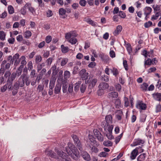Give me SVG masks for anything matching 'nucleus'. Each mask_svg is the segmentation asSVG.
<instances>
[{"label": "nucleus", "instance_id": "1", "mask_svg": "<svg viewBox=\"0 0 161 161\" xmlns=\"http://www.w3.org/2000/svg\"><path fill=\"white\" fill-rule=\"evenodd\" d=\"M45 154L52 158H54L57 159H61V161H70L69 160L67 159H68V156L66 155L65 153H64L63 152L61 151H58V154L59 156V157L57 156L52 151L48 150V149H47L45 150Z\"/></svg>", "mask_w": 161, "mask_h": 161}, {"label": "nucleus", "instance_id": "2", "mask_svg": "<svg viewBox=\"0 0 161 161\" xmlns=\"http://www.w3.org/2000/svg\"><path fill=\"white\" fill-rule=\"evenodd\" d=\"M66 151L68 155L72 158H73L74 155L76 157H80L78 151L75 148V146L70 142L68 143V146L66 147Z\"/></svg>", "mask_w": 161, "mask_h": 161}, {"label": "nucleus", "instance_id": "3", "mask_svg": "<svg viewBox=\"0 0 161 161\" xmlns=\"http://www.w3.org/2000/svg\"><path fill=\"white\" fill-rule=\"evenodd\" d=\"M81 78L82 80H85V83L86 84L89 83L91 81V76H89V74L86 72V70L83 69L81 70Z\"/></svg>", "mask_w": 161, "mask_h": 161}, {"label": "nucleus", "instance_id": "4", "mask_svg": "<svg viewBox=\"0 0 161 161\" xmlns=\"http://www.w3.org/2000/svg\"><path fill=\"white\" fill-rule=\"evenodd\" d=\"M15 78V75L14 73H12L11 76L8 78L6 84L7 88L9 90H13V87H12V83L13 80Z\"/></svg>", "mask_w": 161, "mask_h": 161}, {"label": "nucleus", "instance_id": "5", "mask_svg": "<svg viewBox=\"0 0 161 161\" xmlns=\"http://www.w3.org/2000/svg\"><path fill=\"white\" fill-rule=\"evenodd\" d=\"M98 87L99 90L97 91V93L98 95H101L103 93V91L108 88L109 85L106 82H102L100 84Z\"/></svg>", "mask_w": 161, "mask_h": 161}, {"label": "nucleus", "instance_id": "6", "mask_svg": "<svg viewBox=\"0 0 161 161\" xmlns=\"http://www.w3.org/2000/svg\"><path fill=\"white\" fill-rule=\"evenodd\" d=\"M19 55L18 53H16L13 56V61H14V66L15 68L19 65L20 62V59L19 58Z\"/></svg>", "mask_w": 161, "mask_h": 161}, {"label": "nucleus", "instance_id": "7", "mask_svg": "<svg viewBox=\"0 0 161 161\" xmlns=\"http://www.w3.org/2000/svg\"><path fill=\"white\" fill-rule=\"evenodd\" d=\"M20 78H22L25 85L27 86H29L30 83V80L29 79V77L26 74H22L20 76Z\"/></svg>", "mask_w": 161, "mask_h": 161}, {"label": "nucleus", "instance_id": "8", "mask_svg": "<svg viewBox=\"0 0 161 161\" xmlns=\"http://www.w3.org/2000/svg\"><path fill=\"white\" fill-rule=\"evenodd\" d=\"M144 142L145 141L144 140L140 138H138L135 139L133 143L131 144L130 146L132 147L138 145L143 144Z\"/></svg>", "mask_w": 161, "mask_h": 161}, {"label": "nucleus", "instance_id": "9", "mask_svg": "<svg viewBox=\"0 0 161 161\" xmlns=\"http://www.w3.org/2000/svg\"><path fill=\"white\" fill-rule=\"evenodd\" d=\"M140 148H141V147L139 146L138 147H137L132 151L130 156L131 159L133 160L135 159L138 154V150Z\"/></svg>", "mask_w": 161, "mask_h": 161}, {"label": "nucleus", "instance_id": "10", "mask_svg": "<svg viewBox=\"0 0 161 161\" xmlns=\"http://www.w3.org/2000/svg\"><path fill=\"white\" fill-rule=\"evenodd\" d=\"M118 96V92H112L108 94V97L109 99L112 101L115 100Z\"/></svg>", "mask_w": 161, "mask_h": 161}, {"label": "nucleus", "instance_id": "11", "mask_svg": "<svg viewBox=\"0 0 161 161\" xmlns=\"http://www.w3.org/2000/svg\"><path fill=\"white\" fill-rule=\"evenodd\" d=\"M72 136L74 140L75 144L77 146L79 150L80 149V143L78 137L77 136L75 135H72Z\"/></svg>", "mask_w": 161, "mask_h": 161}, {"label": "nucleus", "instance_id": "12", "mask_svg": "<svg viewBox=\"0 0 161 161\" xmlns=\"http://www.w3.org/2000/svg\"><path fill=\"white\" fill-rule=\"evenodd\" d=\"M11 64V63L7 62V60H4L2 62L1 66L4 68L5 70H8L10 68Z\"/></svg>", "mask_w": 161, "mask_h": 161}, {"label": "nucleus", "instance_id": "13", "mask_svg": "<svg viewBox=\"0 0 161 161\" xmlns=\"http://www.w3.org/2000/svg\"><path fill=\"white\" fill-rule=\"evenodd\" d=\"M24 7L27 8L32 14H34L36 13V10L34 7H32L31 3H26Z\"/></svg>", "mask_w": 161, "mask_h": 161}, {"label": "nucleus", "instance_id": "14", "mask_svg": "<svg viewBox=\"0 0 161 161\" xmlns=\"http://www.w3.org/2000/svg\"><path fill=\"white\" fill-rule=\"evenodd\" d=\"M76 36L77 34L75 32L71 31L65 34V38L68 41L73 37H76Z\"/></svg>", "mask_w": 161, "mask_h": 161}, {"label": "nucleus", "instance_id": "15", "mask_svg": "<svg viewBox=\"0 0 161 161\" xmlns=\"http://www.w3.org/2000/svg\"><path fill=\"white\" fill-rule=\"evenodd\" d=\"M152 96L155 100L159 102L161 101V93H154L152 94Z\"/></svg>", "mask_w": 161, "mask_h": 161}, {"label": "nucleus", "instance_id": "16", "mask_svg": "<svg viewBox=\"0 0 161 161\" xmlns=\"http://www.w3.org/2000/svg\"><path fill=\"white\" fill-rule=\"evenodd\" d=\"M137 108L141 110H145L147 108L146 105L141 102H138L136 105Z\"/></svg>", "mask_w": 161, "mask_h": 161}, {"label": "nucleus", "instance_id": "17", "mask_svg": "<svg viewBox=\"0 0 161 161\" xmlns=\"http://www.w3.org/2000/svg\"><path fill=\"white\" fill-rule=\"evenodd\" d=\"M20 86L16 82L14 83L13 86V90L12 92V94L13 96L15 95L18 92Z\"/></svg>", "mask_w": 161, "mask_h": 161}, {"label": "nucleus", "instance_id": "18", "mask_svg": "<svg viewBox=\"0 0 161 161\" xmlns=\"http://www.w3.org/2000/svg\"><path fill=\"white\" fill-rule=\"evenodd\" d=\"M99 56L103 61L107 62L109 60V56L103 53H101Z\"/></svg>", "mask_w": 161, "mask_h": 161}, {"label": "nucleus", "instance_id": "19", "mask_svg": "<svg viewBox=\"0 0 161 161\" xmlns=\"http://www.w3.org/2000/svg\"><path fill=\"white\" fill-rule=\"evenodd\" d=\"M122 27L120 25H118L116 30L113 32V34L115 36L118 35L122 31Z\"/></svg>", "mask_w": 161, "mask_h": 161}, {"label": "nucleus", "instance_id": "20", "mask_svg": "<svg viewBox=\"0 0 161 161\" xmlns=\"http://www.w3.org/2000/svg\"><path fill=\"white\" fill-rule=\"evenodd\" d=\"M76 65L75 66L73 69V74H76L78 73L79 71V66H80V61H77L76 62Z\"/></svg>", "mask_w": 161, "mask_h": 161}, {"label": "nucleus", "instance_id": "21", "mask_svg": "<svg viewBox=\"0 0 161 161\" xmlns=\"http://www.w3.org/2000/svg\"><path fill=\"white\" fill-rule=\"evenodd\" d=\"M82 157L85 159L87 161L91 160V158L89 154L86 152H83L82 153Z\"/></svg>", "mask_w": 161, "mask_h": 161}, {"label": "nucleus", "instance_id": "22", "mask_svg": "<svg viewBox=\"0 0 161 161\" xmlns=\"http://www.w3.org/2000/svg\"><path fill=\"white\" fill-rule=\"evenodd\" d=\"M112 116L110 114L107 115L105 117V119L107 124H111L112 123Z\"/></svg>", "mask_w": 161, "mask_h": 161}, {"label": "nucleus", "instance_id": "23", "mask_svg": "<svg viewBox=\"0 0 161 161\" xmlns=\"http://www.w3.org/2000/svg\"><path fill=\"white\" fill-rule=\"evenodd\" d=\"M61 87V84L59 83L56 84L54 89V93L55 94H59L60 92Z\"/></svg>", "mask_w": 161, "mask_h": 161}, {"label": "nucleus", "instance_id": "24", "mask_svg": "<svg viewBox=\"0 0 161 161\" xmlns=\"http://www.w3.org/2000/svg\"><path fill=\"white\" fill-rule=\"evenodd\" d=\"M122 111L120 110H118L115 115L116 118L118 120H120L122 119Z\"/></svg>", "mask_w": 161, "mask_h": 161}, {"label": "nucleus", "instance_id": "25", "mask_svg": "<svg viewBox=\"0 0 161 161\" xmlns=\"http://www.w3.org/2000/svg\"><path fill=\"white\" fill-rule=\"evenodd\" d=\"M63 84V91L64 93H66L67 91L68 83L67 81H62Z\"/></svg>", "mask_w": 161, "mask_h": 161}, {"label": "nucleus", "instance_id": "26", "mask_svg": "<svg viewBox=\"0 0 161 161\" xmlns=\"http://www.w3.org/2000/svg\"><path fill=\"white\" fill-rule=\"evenodd\" d=\"M152 9V8L149 7H145L143 11H144V14L147 15H149L151 12Z\"/></svg>", "mask_w": 161, "mask_h": 161}, {"label": "nucleus", "instance_id": "27", "mask_svg": "<svg viewBox=\"0 0 161 161\" xmlns=\"http://www.w3.org/2000/svg\"><path fill=\"white\" fill-rule=\"evenodd\" d=\"M146 158V153H143L140 154L137 158V161H144Z\"/></svg>", "mask_w": 161, "mask_h": 161}, {"label": "nucleus", "instance_id": "28", "mask_svg": "<svg viewBox=\"0 0 161 161\" xmlns=\"http://www.w3.org/2000/svg\"><path fill=\"white\" fill-rule=\"evenodd\" d=\"M104 130L106 131H108V132H112L113 127L112 125H110V124H107L106 126H104Z\"/></svg>", "mask_w": 161, "mask_h": 161}, {"label": "nucleus", "instance_id": "29", "mask_svg": "<svg viewBox=\"0 0 161 161\" xmlns=\"http://www.w3.org/2000/svg\"><path fill=\"white\" fill-rule=\"evenodd\" d=\"M114 104L115 105L116 108H119L121 107V101L120 99L119 98H118L115 99Z\"/></svg>", "mask_w": 161, "mask_h": 161}, {"label": "nucleus", "instance_id": "30", "mask_svg": "<svg viewBox=\"0 0 161 161\" xmlns=\"http://www.w3.org/2000/svg\"><path fill=\"white\" fill-rule=\"evenodd\" d=\"M89 147L91 149L92 152L97 153L98 151V149L94 145H89Z\"/></svg>", "mask_w": 161, "mask_h": 161}, {"label": "nucleus", "instance_id": "31", "mask_svg": "<svg viewBox=\"0 0 161 161\" xmlns=\"http://www.w3.org/2000/svg\"><path fill=\"white\" fill-rule=\"evenodd\" d=\"M152 64V61L151 59L150 58H148L147 60L146 59H145L144 65L145 68H146V66L147 65L150 66Z\"/></svg>", "mask_w": 161, "mask_h": 161}, {"label": "nucleus", "instance_id": "32", "mask_svg": "<svg viewBox=\"0 0 161 161\" xmlns=\"http://www.w3.org/2000/svg\"><path fill=\"white\" fill-rule=\"evenodd\" d=\"M111 72L113 73V75L115 77H116L119 73V72L118 69L114 67L112 69H110Z\"/></svg>", "mask_w": 161, "mask_h": 161}, {"label": "nucleus", "instance_id": "33", "mask_svg": "<svg viewBox=\"0 0 161 161\" xmlns=\"http://www.w3.org/2000/svg\"><path fill=\"white\" fill-rule=\"evenodd\" d=\"M32 35L31 32L30 31H26L24 33V36L25 38L28 39Z\"/></svg>", "mask_w": 161, "mask_h": 161}, {"label": "nucleus", "instance_id": "34", "mask_svg": "<svg viewBox=\"0 0 161 161\" xmlns=\"http://www.w3.org/2000/svg\"><path fill=\"white\" fill-rule=\"evenodd\" d=\"M87 142L90 145H94L96 142V141L94 139L92 136L89 137V139Z\"/></svg>", "mask_w": 161, "mask_h": 161}, {"label": "nucleus", "instance_id": "35", "mask_svg": "<svg viewBox=\"0 0 161 161\" xmlns=\"http://www.w3.org/2000/svg\"><path fill=\"white\" fill-rule=\"evenodd\" d=\"M61 47L62 52L63 53H66L68 52L69 48L68 47H65L64 45H61Z\"/></svg>", "mask_w": 161, "mask_h": 161}, {"label": "nucleus", "instance_id": "36", "mask_svg": "<svg viewBox=\"0 0 161 161\" xmlns=\"http://www.w3.org/2000/svg\"><path fill=\"white\" fill-rule=\"evenodd\" d=\"M50 69L54 75H56L58 72V70L57 69V66L55 64Z\"/></svg>", "mask_w": 161, "mask_h": 161}, {"label": "nucleus", "instance_id": "37", "mask_svg": "<svg viewBox=\"0 0 161 161\" xmlns=\"http://www.w3.org/2000/svg\"><path fill=\"white\" fill-rule=\"evenodd\" d=\"M35 62L36 64L39 63L42 59V58L40 55H36L35 56Z\"/></svg>", "mask_w": 161, "mask_h": 161}, {"label": "nucleus", "instance_id": "38", "mask_svg": "<svg viewBox=\"0 0 161 161\" xmlns=\"http://www.w3.org/2000/svg\"><path fill=\"white\" fill-rule=\"evenodd\" d=\"M148 85L147 83H143L141 85V88L143 91H146L147 90V87H148Z\"/></svg>", "mask_w": 161, "mask_h": 161}, {"label": "nucleus", "instance_id": "39", "mask_svg": "<svg viewBox=\"0 0 161 161\" xmlns=\"http://www.w3.org/2000/svg\"><path fill=\"white\" fill-rule=\"evenodd\" d=\"M70 76V72L67 70H66L64 72V79H65L66 80L69 78Z\"/></svg>", "mask_w": 161, "mask_h": 161}, {"label": "nucleus", "instance_id": "40", "mask_svg": "<svg viewBox=\"0 0 161 161\" xmlns=\"http://www.w3.org/2000/svg\"><path fill=\"white\" fill-rule=\"evenodd\" d=\"M22 78H20V77L19 78L18 80L16 82L17 84L20 86V87H22L24 86L25 85V83L24 82V81L22 80H21Z\"/></svg>", "mask_w": 161, "mask_h": 161}, {"label": "nucleus", "instance_id": "41", "mask_svg": "<svg viewBox=\"0 0 161 161\" xmlns=\"http://www.w3.org/2000/svg\"><path fill=\"white\" fill-rule=\"evenodd\" d=\"M86 22L89 24L94 26H96L97 25V23L94 22L93 21L90 19H88L86 20Z\"/></svg>", "mask_w": 161, "mask_h": 161}, {"label": "nucleus", "instance_id": "42", "mask_svg": "<svg viewBox=\"0 0 161 161\" xmlns=\"http://www.w3.org/2000/svg\"><path fill=\"white\" fill-rule=\"evenodd\" d=\"M34 1L38 3L39 4V7L41 8L44 7V3H43L42 0H34Z\"/></svg>", "mask_w": 161, "mask_h": 161}, {"label": "nucleus", "instance_id": "43", "mask_svg": "<svg viewBox=\"0 0 161 161\" xmlns=\"http://www.w3.org/2000/svg\"><path fill=\"white\" fill-rule=\"evenodd\" d=\"M104 146L106 147L111 146L112 145V143L109 141H105L103 143Z\"/></svg>", "mask_w": 161, "mask_h": 161}, {"label": "nucleus", "instance_id": "44", "mask_svg": "<svg viewBox=\"0 0 161 161\" xmlns=\"http://www.w3.org/2000/svg\"><path fill=\"white\" fill-rule=\"evenodd\" d=\"M74 37H73L68 41L69 42L72 44H75L77 42L76 39Z\"/></svg>", "mask_w": 161, "mask_h": 161}, {"label": "nucleus", "instance_id": "45", "mask_svg": "<svg viewBox=\"0 0 161 161\" xmlns=\"http://www.w3.org/2000/svg\"><path fill=\"white\" fill-rule=\"evenodd\" d=\"M8 13L10 14H12L14 12V10L13 7L11 5H9L8 8Z\"/></svg>", "mask_w": 161, "mask_h": 161}, {"label": "nucleus", "instance_id": "46", "mask_svg": "<svg viewBox=\"0 0 161 161\" xmlns=\"http://www.w3.org/2000/svg\"><path fill=\"white\" fill-rule=\"evenodd\" d=\"M152 25V22L150 21H149L144 23V26L145 28H148L151 26Z\"/></svg>", "mask_w": 161, "mask_h": 161}, {"label": "nucleus", "instance_id": "47", "mask_svg": "<svg viewBox=\"0 0 161 161\" xmlns=\"http://www.w3.org/2000/svg\"><path fill=\"white\" fill-rule=\"evenodd\" d=\"M0 39L1 40L3 41L5 40V36L6 35L5 33V32L3 31H1L0 33Z\"/></svg>", "mask_w": 161, "mask_h": 161}, {"label": "nucleus", "instance_id": "48", "mask_svg": "<svg viewBox=\"0 0 161 161\" xmlns=\"http://www.w3.org/2000/svg\"><path fill=\"white\" fill-rule=\"evenodd\" d=\"M37 66V71L38 72H39L40 70H41L43 67H44L45 66V64L44 63H42L41 64H38Z\"/></svg>", "mask_w": 161, "mask_h": 161}, {"label": "nucleus", "instance_id": "49", "mask_svg": "<svg viewBox=\"0 0 161 161\" xmlns=\"http://www.w3.org/2000/svg\"><path fill=\"white\" fill-rule=\"evenodd\" d=\"M68 61V59L67 58H64L62 59L61 65V66H64L65 65Z\"/></svg>", "mask_w": 161, "mask_h": 161}, {"label": "nucleus", "instance_id": "50", "mask_svg": "<svg viewBox=\"0 0 161 161\" xmlns=\"http://www.w3.org/2000/svg\"><path fill=\"white\" fill-rule=\"evenodd\" d=\"M95 137H96L97 139L99 141H103L104 140L103 137L100 132V135H99V134H98V135H96Z\"/></svg>", "mask_w": 161, "mask_h": 161}, {"label": "nucleus", "instance_id": "51", "mask_svg": "<svg viewBox=\"0 0 161 161\" xmlns=\"http://www.w3.org/2000/svg\"><path fill=\"white\" fill-rule=\"evenodd\" d=\"M55 83V81L53 80H51L50 81L49 89H53L54 87Z\"/></svg>", "mask_w": 161, "mask_h": 161}, {"label": "nucleus", "instance_id": "52", "mask_svg": "<svg viewBox=\"0 0 161 161\" xmlns=\"http://www.w3.org/2000/svg\"><path fill=\"white\" fill-rule=\"evenodd\" d=\"M66 11L63 8H61L59 10V13L60 15H63L65 14Z\"/></svg>", "mask_w": 161, "mask_h": 161}, {"label": "nucleus", "instance_id": "53", "mask_svg": "<svg viewBox=\"0 0 161 161\" xmlns=\"http://www.w3.org/2000/svg\"><path fill=\"white\" fill-rule=\"evenodd\" d=\"M106 136L109 140H111L114 138V136L112 135V132L107 133L106 134Z\"/></svg>", "mask_w": 161, "mask_h": 161}, {"label": "nucleus", "instance_id": "54", "mask_svg": "<svg viewBox=\"0 0 161 161\" xmlns=\"http://www.w3.org/2000/svg\"><path fill=\"white\" fill-rule=\"evenodd\" d=\"M97 79H93L92 80V81L90 82H91L90 84V86L91 85L92 87H94L96 85L97 82Z\"/></svg>", "mask_w": 161, "mask_h": 161}, {"label": "nucleus", "instance_id": "55", "mask_svg": "<svg viewBox=\"0 0 161 161\" xmlns=\"http://www.w3.org/2000/svg\"><path fill=\"white\" fill-rule=\"evenodd\" d=\"M121 18H125L126 16L125 14L123 11H120L119 12V15Z\"/></svg>", "mask_w": 161, "mask_h": 161}, {"label": "nucleus", "instance_id": "56", "mask_svg": "<svg viewBox=\"0 0 161 161\" xmlns=\"http://www.w3.org/2000/svg\"><path fill=\"white\" fill-rule=\"evenodd\" d=\"M123 64L125 69L126 70H128V65L127 63V61L126 60H124L123 61Z\"/></svg>", "mask_w": 161, "mask_h": 161}, {"label": "nucleus", "instance_id": "57", "mask_svg": "<svg viewBox=\"0 0 161 161\" xmlns=\"http://www.w3.org/2000/svg\"><path fill=\"white\" fill-rule=\"evenodd\" d=\"M11 74L10 72L9 71H7L5 72L4 76L5 78H8H8L10 77L11 76Z\"/></svg>", "mask_w": 161, "mask_h": 161}, {"label": "nucleus", "instance_id": "58", "mask_svg": "<svg viewBox=\"0 0 161 161\" xmlns=\"http://www.w3.org/2000/svg\"><path fill=\"white\" fill-rule=\"evenodd\" d=\"M28 69L29 70L32 69L33 66L31 61H29L27 64Z\"/></svg>", "mask_w": 161, "mask_h": 161}, {"label": "nucleus", "instance_id": "59", "mask_svg": "<svg viewBox=\"0 0 161 161\" xmlns=\"http://www.w3.org/2000/svg\"><path fill=\"white\" fill-rule=\"evenodd\" d=\"M124 101L125 102V106L127 107L129 106V104L128 98L125 97L124 98Z\"/></svg>", "mask_w": 161, "mask_h": 161}, {"label": "nucleus", "instance_id": "60", "mask_svg": "<svg viewBox=\"0 0 161 161\" xmlns=\"http://www.w3.org/2000/svg\"><path fill=\"white\" fill-rule=\"evenodd\" d=\"M44 86L41 85H39L37 87V90L38 91V92H40L42 91L44 89Z\"/></svg>", "mask_w": 161, "mask_h": 161}, {"label": "nucleus", "instance_id": "61", "mask_svg": "<svg viewBox=\"0 0 161 161\" xmlns=\"http://www.w3.org/2000/svg\"><path fill=\"white\" fill-rule=\"evenodd\" d=\"M155 111L156 113L159 112L161 111V105L159 104L156 106Z\"/></svg>", "mask_w": 161, "mask_h": 161}, {"label": "nucleus", "instance_id": "62", "mask_svg": "<svg viewBox=\"0 0 161 161\" xmlns=\"http://www.w3.org/2000/svg\"><path fill=\"white\" fill-rule=\"evenodd\" d=\"M47 43H50L52 40V37L50 36H47L45 39Z\"/></svg>", "mask_w": 161, "mask_h": 161}, {"label": "nucleus", "instance_id": "63", "mask_svg": "<svg viewBox=\"0 0 161 161\" xmlns=\"http://www.w3.org/2000/svg\"><path fill=\"white\" fill-rule=\"evenodd\" d=\"M16 39L17 41L19 42L22 41L23 40L22 36L21 35H18L16 37Z\"/></svg>", "mask_w": 161, "mask_h": 161}, {"label": "nucleus", "instance_id": "64", "mask_svg": "<svg viewBox=\"0 0 161 161\" xmlns=\"http://www.w3.org/2000/svg\"><path fill=\"white\" fill-rule=\"evenodd\" d=\"M156 87L159 90H161V81L158 80L156 85Z\"/></svg>", "mask_w": 161, "mask_h": 161}]
</instances>
